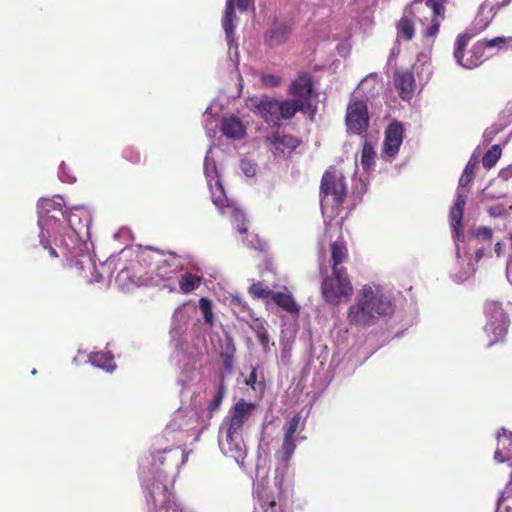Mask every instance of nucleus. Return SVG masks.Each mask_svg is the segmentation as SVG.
Segmentation results:
<instances>
[{"mask_svg":"<svg viewBox=\"0 0 512 512\" xmlns=\"http://www.w3.org/2000/svg\"><path fill=\"white\" fill-rule=\"evenodd\" d=\"M63 205L61 196L39 200L40 243L52 258L64 257L69 266L75 268L78 275L87 282H100L102 276L89 253V243L84 240L89 234L91 214L79 206L74 207L69 216L65 217Z\"/></svg>","mask_w":512,"mask_h":512,"instance_id":"nucleus-1","label":"nucleus"},{"mask_svg":"<svg viewBox=\"0 0 512 512\" xmlns=\"http://www.w3.org/2000/svg\"><path fill=\"white\" fill-rule=\"evenodd\" d=\"M186 461L183 449L170 447L155 448L147 464H141L143 484L149 495L148 512H182L170 489Z\"/></svg>","mask_w":512,"mask_h":512,"instance_id":"nucleus-2","label":"nucleus"},{"mask_svg":"<svg viewBox=\"0 0 512 512\" xmlns=\"http://www.w3.org/2000/svg\"><path fill=\"white\" fill-rule=\"evenodd\" d=\"M204 175L207 180V185L214 205L222 215L230 218L232 223L236 225L240 234H246V237L242 239L243 243L250 248L263 250L264 244L260 241L258 236L253 233H248V229L245 225V213L234 201L228 199L225 194L223 185L218 176L215 160L212 157V147L208 149L204 159Z\"/></svg>","mask_w":512,"mask_h":512,"instance_id":"nucleus-3","label":"nucleus"},{"mask_svg":"<svg viewBox=\"0 0 512 512\" xmlns=\"http://www.w3.org/2000/svg\"><path fill=\"white\" fill-rule=\"evenodd\" d=\"M395 305L390 295L376 284H366L349 307L347 319L351 324L368 327L380 318L393 314Z\"/></svg>","mask_w":512,"mask_h":512,"instance_id":"nucleus-4","label":"nucleus"},{"mask_svg":"<svg viewBox=\"0 0 512 512\" xmlns=\"http://www.w3.org/2000/svg\"><path fill=\"white\" fill-rule=\"evenodd\" d=\"M195 312V307L182 305L175 310L172 316L170 336L174 347L173 358L179 367L185 369H188L190 365H194L201 354L196 347L189 344L186 334L189 320Z\"/></svg>","mask_w":512,"mask_h":512,"instance_id":"nucleus-5","label":"nucleus"},{"mask_svg":"<svg viewBox=\"0 0 512 512\" xmlns=\"http://www.w3.org/2000/svg\"><path fill=\"white\" fill-rule=\"evenodd\" d=\"M321 194V210L326 230H328L329 221L338 214L339 207L347 194L343 174L337 170L326 171L321 181Z\"/></svg>","mask_w":512,"mask_h":512,"instance_id":"nucleus-6","label":"nucleus"},{"mask_svg":"<svg viewBox=\"0 0 512 512\" xmlns=\"http://www.w3.org/2000/svg\"><path fill=\"white\" fill-rule=\"evenodd\" d=\"M446 1L413 0L406 7V13L423 27L424 37L434 38L438 34L440 25L445 19Z\"/></svg>","mask_w":512,"mask_h":512,"instance_id":"nucleus-7","label":"nucleus"},{"mask_svg":"<svg viewBox=\"0 0 512 512\" xmlns=\"http://www.w3.org/2000/svg\"><path fill=\"white\" fill-rule=\"evenodd\" d=\"M485 325L484 334L488 340V346L502 342L508 332L509 317L502 304L496 301H488L484 306Z\"/></svg>","mask_w":512,"mask_h":512,"instance_id":"nucleus-8","label":"nucleus"},{"mask_svg":"<svg viewBox=\"0 0 512 512\" xmlns=\"http://www.w3.org/2000/svg\"><path fill=\"white\" fill-rule=\"evenodd\" d=\"M352 292V284L343 268L334 267L332 275L322 283V295L330 304L337 305L342 298L350 297Z\"/></svg>","mask_w":512,"mask_h":512,"instance_id":"nucleus-9","label":"nucleus"},{"mask_svg":"<svg viewBox=\"0 0 512 512\" xmlns=\"http://www.w3.org/2000/svg\"><path fill=\"white\" fill-rule=\"evenodd\" d=\"M281 491V481L275 480L273 484L265 479L257 481L254 488L255 512H283L278 503Z\"/></svg>","mask_w":512,"mask_h":512,"instance_id":"nucleus-10","label":"nucleus"},{"mask_svg":"<svg viewBox=\"0 0 512 512\" xmlns=\"http://www.w3.org/2000/svg\"><path fill=\"white\" fill-rule=\"evenodd\" d=\"M471 37L472 34L467 32L460 34L455 41L454 47V58L457 64L466 69L476 68L484 61V45L480 41L473 45L472 49L466 54L464 53Z\"/></svg>","mask_w":512,"mask_h":512,"instance_id":"nucleus-11","label":"nucleus"},{"mask_svg":"<svg viewBox=\"0 0 512 512\" xmlns=\"http://www.w3.org/2000/svg\"><path fill=\"white\" fill-rule=\"evenodd\" d=\"M148 260L155 265L156 275L162 280L172 278L181 269L180 258L171 253L164 255L158 251L149 250L142 254V261Z\"/></svg>","mask_w":512,"mask_h":512,"instance_id":"nucleus-12","label":"nucleus"},{"mask_svg":"<svg viewBox=\"0 0 512 512\" xmlns=\"http://www.w3.org/2000/svg\"><path fill=\"white\" fill-rule=\"evenodd\" d=\"M218 442L224 455L233 458L238 464L243 462L246 456V447L242 433L220 427Z\"/></svg>","mask_w":512,"mask_h":512,"instance_id":"nucleus-13","label":"nucleus"},{"mask_svg":"<svg viewBox=\"0 0 512 512\" xmlns=\"http://www.w3.org/2000/svg\"><path fill=\"white\" fill-rule=\"evenodd\" d=\"M249 110L263 118L268 124L278 125L279 101L266 95L254 96L246 103Z\"/></svg>","mask_w":512,"mask_h":512,"instance_id":"nucleus-14","label":"nucleus"},{"mask_svg":"<svg viewBox=\"0 0 512 512\" xmlns=\"http://www.w3.org/2000/svg\"><path fill=\"white\" fill-rule=\"evenodd\" d=\"M368 112L366 104L361 100L352 99L347 107L346 125L348 131L361 134L368 127Z\"/></svg>","mask_w":512,"mask_h":512,"instance_id":"nucleus-15","label":"nucleus"},{"mask_svg":"<svg viewBox=\"0 0 512 512\" xmlns=\"http://www.w3.org/2000/svg\"><path fill=\"white\" fill-rule=\"evenodd\" d=\"M256 405L239 400L231 409L230 414L224 419L221 427L242 433L245 422L251 417Z\"/></svg>","mask_w":512,"mask_h":512,"instance_id":"nucleus-16","label":"nucleus"},{"mask_svg":"<svg viewBox=\"0 0 512 512\" xmlns=\"http://www.w3.org/2000/svg\"><path fill=\"white\" fill-rule=\"evenodd\" d=\"M403 142V126L401 123L392 122L385 131L383 144V157L392 160L399 152Z\"/></svg>","mask_w":512,"mask_h":512,"instance_id":"nucleus-17","label":"nucleus"},{"mask_svg":"<svg viewBox=\"0 0 512 512\" xmlns=\"http://www.w3.org/2000/svg\"><path fill=\"white\" fill-rule=\"evenodd\" d=\"M292 25L285 20H276L265 34V41L270 47L284 45L290 38Z\"/></svg>","mask_w":512,"mask_h":512,"instance_id":"nucleus-18","label":"nucleus"},{"mask_svg":"<svg viewBox=\"0 0 512 512\" xmlns=\"http://www.w3.org/2000/svg\"><path fill=\"white\" fill-rule=\"evenodd\" d=\"M465 203L466 195L462 191L457 190L455 203L450 210V224L452 227L453 236L457 242L463 238L462 218Z\"/></svg>","mask_w":512,"mask_h":512,"instance_id":"nucleus-19","label":"nucleus"},{"mask_svg":"<svg viewBox=\"0 0 512 512\" xmlns=\"http://www.w3.org/2000/svg\"><path fill=\"white\" fill-rule=\"evenodd\" d=\"M275 156L290 155L299 145L298 140L291 135L272 134L266 138Z\"/></svg>","mask_w":512,"mask_h":512,"instance_id":"nucleus-20","label":"nucleus"},{"mask_svg":"<svg viewBox=\"0 0 512 512\" xmlns=\"http://www.w3.org/2000/svg\"><path fill=\"white\" fill-rule=\"evenodd\" d=\"M498 446L494 453V459L498 463L509 462L512 466V433H507L505 429L497 435Z\"/></svg>","mask_w":512,"mask_h":512,"instance_id":"nucleus-21","label":"nucleus"},{"mask_svg":"<svg viewBox=\"0 0 512 512\" xmlns=\"http://www.w3.org/2000/svg\"><path fill=\"white\" fill-rule=\"evenodd\" d=\"M394 83L399 90V95L403 100H409L415 89V80L413 74L408 70L397 71L394 76Z\"/></svg>","mask_w":512,"mask_h":512,"instance_id":"nucleus-22","label":"nucleus"},{"mask_svg":"<svg viewBox=\"0 0 512 512\" xmlns=\"http://www.w3.org/2000/svg\"><path fill=\"white\" fill-rule=\"evenodd\" d=\"M312 91L311 78L307 74L299 75L291 84L290 93L298 100L307 103Z\"/></svg>","mask_w":512,"mask_h":512,"instance_id":"nucleus-23","label":"nucleus"},{"mask_svg":"<svg viewBox=\"0 0 512 512\" xmlns=\"http://www.w3.org/2000/svg\"><path fill=\"white\" fill-rule=\"evenodd\" d=\"M245 126L236 116H230L222 120L221 131L230 139H241L245 135Z\"/></svg>","mask_w":512,"mask_h":512,"instance_id":"nucleus-24","label":"nucleus"},{"mask_svg":"<svg viewBox=\"0 0 512 512\" xmlns=\"http://www.w3.org/2000/svg\"><path fill=\"white\" fill-rule=\"evenodd\" d=\"M382 89V82L376 73L367 75L358 85L356 93L367 99L374 97Z\"/></svg>","mask_w":512,"mask_h":512,"instance_id":"nucleus-25","label":"nucleus"},{"mask_svg":"<svg viewBox=\"0 0 512 512\" xmlns=\"http://www.w3.org/2000/svg\"><path fill=\"white\" fill-rule=\"evenodd\" d=\"M198 421L196 411L178 410L170 422L169 427L175 429H190Z\"/></svg>","mask_w":512,"mask_h":512,"instance_id":"nucleus-26","label":"nucleus"},{"mask_svg":"<svg viewBox=\"0 0 512 512\" xmlns=\"http://www.w3.org/2000/svg\"><path fill=\"white\" fill-rule=\"evenodd\" d=\"M234 4L233 0H227L225 15L222 20V26L226 34V40L229 46V55H231V50L233 48L234 43ZM232 58V56H230Z\"/></svg>","mask_w":512,"mask_h":512,"instance_id":"nucleus-27","label":"nucleus"},{"mask_svg":"<svg viewBox=\"0 0 512 512\" xmlns=\"http://www.w3.org/2000/svg\"><path fill=\"white\" fill-rule=\"evenodd\" d=\"M271 300L285 312L295 316L299 312V306L290 293L275 292Z\"/></svg>","mask_w":512,"mask_h":512,"instance_id":"nucleus-28","label":"nucleus"},{"mask_svg":"<svg viewBox=\"0 0 512 512\" xmlns=\"http://www.w3.org/2000/svg\"><path fill=\"white\" fill-rule=\"evenodd\" d=\"M297 446L296 438H286L284 437L281 448L276 453V458L279 462V465H282L285 469L289 460L291 459L295 448Z\"/></svg>","mask_w":512,"mask_h":512,"instance_id":"nucleus-29","label":"nucleus"},{"mask_svg":"<svg viewBox=\"0 0 512 512\" xmlns=\"http://www.w3.org/2000/svg\"><path fill=\"white\" fill-rule=\"evenodd\" d=\"M91 364L107 372H112L116 368L113 356L110 353L96 352L89 356Z\"/></svg>","mask_w":512,"mask_h":512,"instance_id":"nucleus-30","label":"nucleus"},{"mask_svg":"<svg viewBox=\"0 0 512 512\" xmlns=\"http://www.w3.org/2000/svg\"><path fill=\"white\" fill-rule=\"evenodd\" d=\"M305 104L302 100L291 99L279 102V116L280 119H290L296 112L303 110Z\"/></svg>","mask_w":512,"mask_h":512,"instance_id":"nucleus-31","label":"nucleus"},{"mask_svg":"<svg viewBox=\"0 0 512 512\" xmlns=\"http://www.w3.org/2000/svg\"><path fill=\"white\" fill-rule=\"evenodd\" d=\"M415 33L414 25L411 20V16L404 12V15L401 17V19L397 23V34L398 37L409 41L413 38Z\"/></svg>","mask_w":512,"mask_h":512,"instance_id":"nucleus-32","label":"nucleus"},{"mask_svg":"<svg viewBox=\"0 0 512 512\" xmlns=\"http://www.w3.org/2000/svg\"><path fill=\"white\" fill-rule=\"evenodd\" d=\"M225 393L226 386L224 384V376L221 375L217 387L213 392L212 398L208 404V412L210 416L219 409Z\"/></svg>","mask_w":512,"mask_h":512,"instance_id":"nucleus-33","label":"nucleus"},{"mask_svg":"<svg viewBox=\"0 0 512 512\" xmlns=\"http://www.w3.org/2000/svg\"><path fill=\"white\" fill-rule=\"evenodd\" d=\"M201 277L192 273H185L179 280V287L183 293H190L199 287Z\"/></svg>","mask_w":512,"mask_h":512,"instance_id":"nucleus-34","label":"nucleus"},{"mask_svg":"<svg viewBox=\"0 0 512 512\" xmlns=\"http://www.w3.org/2000/svg\"><path fill=\"white\" fill-rule=\"evenodd\" d=\"M375 151L373 149V146L367 142L364 141L362 146V152H361V165L365 171H369L372 169L374 165V158H375Z\"/></svg>","mask_w":512,"mask_h":512,"instance_id":"nucleus-35","label":"nucleus"},{"mask_svg":"<svg viewBox=\"0 0 512 512\" xmlns=\"http://www.w3.org/2000/svg\"><path fill=\"white\" fill-rule=\"evenodd\" d=\"M331 257L333 262V268L338 267V265L347 257V248L345 244L341 241H335L331 245Z\"/></svg>","mask_w":512,"mask_h":512,"instance_id":"nucleus-36","label":"nucleus"},{"mask_svg":"<svg viewBox=\"0 0 512 512\" xmlns=\"http://www.w3.org/2000/svg\"><path fill=\"white\" fill-rule=\"evenodd\" d=\"M231 307L233 312L238 318L246 319V317H253L252 311L247 307L239 296H234L231 299Z\"/></svg>","mask_w":512,"mask_h":512,"instance_id":"nucleus-37","label":"nucleus"},{"mask_svg":"<svg viewBox=\"0 0 512 512\" xmlns=\"http://www.w3.org/2000/svg\"><path fill=\"white\" fill-rule=\"evenodd\" d=\"M199 309L203 316L204 322L209 326H213L214 314L212 301L204 297L201 298L199 300Z\"/></svg>","mask_w":512,"mask_h":512,"instance_id":"nucleus-38","label":"nucleus"},{"mask_svg":"<svg viewBox=\"0 0 512 512\" xmlns=\"http://www.w3.org/2000/svg\"><path fill=\"white\" fill-rule=\"evenodd\" d=\"M249 292L254 298L259 299L272 298V294L275 293L269 288V286L263 284L262 282L253 283L249 287Z\"/></svg>","mask_w":512,"mask_h":512,"instance_id":"nucleus-39","label":"nucleus"},{"mask_svg":"<svg viewBox=\"0 0 512 512\" xmlns=\"http://www.w3.org/2000/svg\"><path fill=\"white\" fill-rule=\"evenodd\" d=\"M501 148L499 145H493L483 156L482 163L487 169L492 168L501 156Z\"/></svg>","mask_w":512,"mask_h":512,"instance_id":"nucleus-40","label":"nucleus"},{"mask_svg":"<svg viewBox=\"0 0 512 512\" xmlns=\"http://www.w3.org/2000/svg\"><path fill=\"white\" fill-rule=\"evenodd\" d=\"M234 346L229 345L226 351L221 352V358L223 360V366L227 372H232L234 366Z\"/></svg>","mask_w":512,"mask_h":512,"instance_id":"nucleus-41","label":"nucleus"},{"mask_svg":"<svg viewBox=\"0 0 512 512\" xmlns=\"http://www.w3.org/2000/svg\"><path fill=\"white\" fill-rule=\"evenodd\" d=\"M300 423V416H293L290 421L284 426V437L286 438H296L295 433L298 429Z\"/></svg>","mask_w":512,"mask_h":512,"instance_id":"nucleus-42","label":"nucleus"},{"mask_svg":"<svg viewBox=\"0 0 512 512\" xmlns=\"http://www.w3.org/2000/svg\"><path fill=\"white\" fill-rule=\"evenodd\" d=\"M508 39L505 37H495L493 39H484L480 41L484 45L485 48H503L504 45L507 43Z\"/></svg>","mask_w":512,"mask_h":512,"instance_id":"nucleus-43","label":"nucleus"},{"mask_svg":"<svg viewBox=\"0 0 512 512\" xmlns=\"http://www.w3.org/2000/svg\"><path fill=\"white\" fill-rule=\"evenodd\" d=\"M240 169L247 177H253L256 173L255 164L248 159L241 160Z\"/></svg>","mask_w":512,"mask_h":512,"instance_id":"nucleus-44","label":"nucleus"},{"mask_svg":"<svg viewBox=\"0 0 512 512\" xmlns=\"http://www.w3.org/2000/svg\"><path fill=\"white\" fill-rule=\"evenodd\" d=\"M474 272H475V267L472 264V262L470 261L467 264V269L466 270H464L463 272H459V273L454 275L455 281H457V282H464L465 280L470 278L474 274Z\"/></svg>","mask_w":512,"mask_h":512,"instance_id":"nucleus-45","label":"nucleus"},{"mask_svg":"<svg viewBox=\"0 0 512 512\" xmlns=\"http://www.w3.org/2000/svg\"><path fill=\"white\" fill-rule=\"evenodd\" d=\"M252 318L250 323L251 329L256 333L257 336L267 332L266 323L258 318Z\"/></svg>","mask_w":512,"mask_h":512,"instance_id":"nucleus-46","label":"nucleus"},{"mask_svg":"<svg viewBox=\"0 0 512 512\" xmlns=\"http://www.w3.org/2000/svg\"><path fill=\"white\" fill-rule=\"evenodd\" d=\"M212 115H213V105H210L204 113L205 129H206L209 137H211V133H214L213 128L209 127V125L211 124L210 118L212 117Z\"/></svg>","mask_w":512,"mask_h":512,"instance_id":"nucleus-47","label":"nucleus"},{"mask_svg":"<svg viewBox=\"0 0 512 512\" xmlns=\"http://www.w3.org/2000/svg\"><path fill=\"white\" fill-rule=\"evenodd\" d=\"M66 167H65V163L62 162L60 164V167H59V172H58V176H59V179L62 181V182H67V183H73L75 181V177L69 175L66 173L65 171Z\"/></svg>","mask_w":512,"mask_h":512,"instance_id":"nucleus-48","label":"nucleus"},{"mask_svg":"<svg viewBox=\"0 0 512 512\" xmlns=\"http://www.w3.org/2000/svg\"><path fill=\"white\" fill-rule=\"evenodd\" d=\"M262 81L267 86H277L280 83V78L273 74H267L262 77Z\"/></svg>","mask_w":512,"mask_h":512,"instance_id":"nucleus-49","label":"nucleus"},{"mask_svg":"<svg viewBox=\"0 0 512 512\" xmlns=\"http://www.w3.org/2000/svg\"><path fill=\"white\" fill-rule=\"evenodd\" d=\"M472 179L473 175L468 174V172H463L459 179V185L457 190L462 191L461 189L466 187L472 181Z\"/></svg>","mask_w":512,"mask_h":512,"instance_id":"nucleus-50","label":"nucleus"},{"mask_svg":"<svg viewBox=\"0 0 512 512\" xmlns=\"http://www.w3.org/2000/svg\"><path fill=\"white\" fill-rule=\"evenodd\" d=\"M476 236L490 239L492 236V229L489 227H480L476 230Z\"/></svg>","mask_w":512,"mask_h":512,"instance_id":"nucleus-51","label":"nucleus"},{"mask_svg":"<svg viewBox=\"0 0 512 512\" xmlns=\"http://www.w3.org/2000/svg\"><path fill=\"white\" fill-rule=\"evenodd\" d=\"M257 338H258L260 344L262 345L264 351L265 352L268 351V349H269V335H268V333L265 332V333L257 336Z\"/></svg>","mask_w":512,"mask_h":512,"instance_id":"nucleus-52","label":"nucleus"},{"mask_svg":"<svg viewBox=\"0 0 512 512\" xmlns=\"http://www.w3.org/2000/svg\"><path fill=\"white\" fill-rule=\"evenodd\" d=\"M253 3V0H237V7L241 11L247 10Z\"/></svg>","mask_w":512,"mask_h":512,"instance_id":"nucleus-53","label":"nucleus"},{"mask_svg":"<svg viewBox=\"0 0 512 512\" xmlns=\"http://www.w3.org/2000/svg\"><path fill=\"white\" fill-rule=\"evenodd\" d=\"M503 207L495 206L489 209V214L493 217H500L503 214Z\"/></svg>","mask_w":512,"mask_h":512,"instance_id":"nucleus-54","label":"nucleus"},{"mask_svg":"<svg viewBox=\"0 0 512 512\" xmlns=\"http://www.w3.org/2000/svg\"><path fill=\"white\" fill-rule=\"evenodd\" d=\"M474 168L475 162L473 159H470L463 172H468V174L474 175Z\"/></svg>","mask_w":512,"mask_h":512,"instance_id":"nucleus-55","label":"nucleus"},{"mask_svg":"<svg viewBox=\"0 0 512 512\" xmlns=\"http://www.w3.org/2000/svg\"><path fill=\"white\" fill-rule=\"evenodd\" d=\"M246 382L248 385H253L256 382V371L255 370L252 371V373L250 374V376Z\"/></svg>","mask_w":512,"mask_h":512,"instance_id":"nucleus-56","label":"nucleus"},{"mask_svg":"<svg viewBox=\"0 0 512 512\" xmlns=\"http://www.w3.org/2000/svg\"><path fill=\"white\" fill-rule=\"evenodd\" d=\"M502 247H503V246H502V244H501V243H499V242L495 244V252H496L498 255H500V254H501V252H502Z\"/></svg>","mask_w":512,"mask_h":512,"instance_id":"nucleus-57","label":"nucleus"},{"mask_svg":"<svg viewBox=\"0 0 512 512\" xmlns=\"http://www.w3.org/2000/svg\"><path fill=\"white\" fill-rule=\"evenodd\" d=\"M459 250H460V248H459V245H458V243H457V244H456V253H457V256H458V257H459Z\"/></svg>","mask_w":512,"mask_h":512,"instance_id":"nucleus-58","label":"nucleus"},{"mask_svg":"<svg viewBox=\"0 0 512 512\" xmlns=\"http://www.w3.org/2000/svg\"><path fill=\"white\" fill-rule=\"evenodd\" d=\"M481 255H482L481 251H478V252L476 253L477 258H480V257H481Z\"/></svg>","mask_w":512,"mask_h":512,"instance_id":"nucleus-59","label":"nucleus"},{"mask_svg":"<svg viewBox=\"0 0 512 512\" xmlns=\"http://www.w3.org/2000/svg\"><path fill=\"white\" fill-rule=\"evenodd\" d=\"M235 56H236V57L238 56L237 46L235 47Z\"/></svg>","mask_w":512,"mask_h":512,"instance_id":"nucleus-60","label":"nucleus"},{"mask_svg":"<svg viewBox=\"0 0 512 512\" xmlns=\"http://www.w3.org/2000/svg\"><path fill=\"white\" fill-rule=\"evenodd\" d=\"M36 372H37L36 369H33L31 373L36 374Z\"/></svg>","mask_w":512,"mask_h":512,"instance_id":"nucleus-61","label":"nucleus"}]
</instances>
